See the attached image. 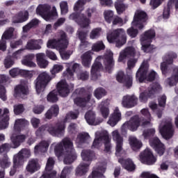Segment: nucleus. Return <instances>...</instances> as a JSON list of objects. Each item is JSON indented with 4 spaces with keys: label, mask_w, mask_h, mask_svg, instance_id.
Listing matches in <instances>:
<instances>
[{
    "label": "nucleus",
    "mask_w": 178,
    "mask_h": 178,
    "mask_svg": "<svg viewBox=\"0 0 178 178\" xmlns=\"http://www.w3.org/2000/svg\"><path fill=\"white\" fill-rule=\"evenodd\" d=\"M107 40L110 44L115 43L118 48H120L127 41L126 32L122 29H115L107 33Z\"/></svg>",
    "instance_id": "423d86ee"
},
{
    "label": "nucleus",
    "mask_w": 178,
    "mask_h": 178,
    "mask_svg": "<svg viewBox=\"0 0 178 178\" xmlns=\"http://www.w3.org/2000/svg\"><path fill=\"white\" fill-rule=\"evenodd\" d=\"M178 83V67L174 70L171 77L165 80V84L170 87L176 86ZM175 92L178 95V87L175 88Z\"/></svg>",
    "instance_id": "2f4dec72"
},
{
    "label": "nucleus",
    "mask_w": 178,
    "mask_h": 178,
    "mask_svg": "<svg viewBox=\"0 0 178 178\" xmlns=\"http://www.w3.org/2000/svg\"><path fill=\"white\" fill-rule=\"evenodd\" d=\"M52 80V78L47 72H40L35 80V87L37 94H41L48 86L49 81Z\"/></svg>",
    "instance_id": "9b49d317"
},
{
    "label": "nucleus",
    "mask_w": 178,
    "mask_h": 178,
    "mask_svg": "<svg viewBox=\"0 0 178 178\" xmlns=\"http://www.w3.org/2000/svg\"><path fill=\"white\" fill-rule=\"evenodd\" d=\"M17 36V32L15 31L14 28L10 27L4 31L1 38L2 40H4V41H6V40H12L13 38H16Z\"/></svg>",
    "instance_id": "37998d69"
},
{
    "label": "nucleus",
    "mask_w": 178,
    "mask_h": 178,
    "mask_svg": "<svg viewBox=\"0 0 178 178\" xmlns=\"http://www.w3.org/2000/svg\"><path fill=\"white\" fill-rule=\"evenodd\" d=\"M40 168L41 166L40 165V163H38V160L32 159L29 161L26 166V170L30 173H34L37 172V170H40Z\"/></svg>",
    "instance_id": "ea45409f"
},
{
    "label": "nucleus",
    "mask_w": 178,
    "mask_h": 178,
    "mask_svg": "<svg viewBox=\"0 0 178 178\" xmlns=\"http://www.w3.org/2000/svg\"><path fill=\"white\" fill-rule=\"evenodd\" d=\"M72 170H73V168L72 167H65L63 168L61 175L58 178H66L67 176H69L72 173Z\"/></svg>",
    "instance_id": "69168bd1"
},
{
    "label": "nucleus",
    "mask_w": 178,
    "mask_h": 178,
    "mask_svg": "<svg viewBox=\"0 0 178 178\" xmlns=\"http://www.w3.org/2000/svg\"><path fill=\"white\" fill-rule=\"evenodd\" d=\"M10 165H12V163L10 162V159H9V157H8L7 155H5L0 159V166L1 168H3V169L9 168Z\"/></svg>",
    "instance_id": "6e6d98bb"
},
{
    "label": "nucleus",
    "mask_w": 178,
    "mask_h": 178,
    "mask_svg": "<svg viewBox=\"0 0 178 178\" xmlns=\"http://www.w3.org/2000/svg\"><path fill=\"white\" fill-rule=\"evenodd\" d=\"M57 90L58 94L61 97H67L69 95V92H70V88H69V86L66 83V81H60L57 84Z\"/></svg>",
    "instance_id": "7c9ffc66"
},
{
    "label": "nucleus",
    "mask_w": 178,
    "mask_h": 178,
    "mask_svg": "<svg viewBox=\"0 0 178 178\" xmlns=\"http://www.w3.org/2000/svg\"><path fill=\"white\" fill-rule=\"evenodd\" d=\"M106 170V164H100L98 167L92 171L88 178H105L104 173Z\"/></svg>",
    "instance_id": "c756f323"
},
{
    "label": "nucleus",
    "mask_w": 178,
    "mask_h": 178,
    "mask_svg": "<svg viewBox=\"0 0 178 178\" xmlns=\"http://www.w3.org/2000/svg\"><path fill=\"white\" fill-rule=\"evenodd\" d=\"M102 63L105 65L106 70L111 73V70H112L114 65L113 53L111 50L106 51L104 58L101 56H98L92 65L90 73L93 80H97L98 76H99V72L103 70L104 66Z\"/></svg>",
    "instance_id": "f03ea898"
},
{
    "label": "nucleus",
    "mask_w": 178,
    "mask_h": 178,
    "mask_svg": "<svg viewBox=\"0 0 178 178\" xmlns=\"http://www.w3.org/2000/svg\"><path fill=\"white\" fill-rule=\"evenodd\" d=\"M104 95H106V91L104 88H97L95 91V97L97 99H101L102 97H104Z\"/></svg>",
    "instance_id": "0e129e2a"
},
{
    "label": "nucleus",
    "mask_w": 178,
    "mask_h": 178,
    "mask_svg": "<svg viewBox=\"0 0 178 178\" xmlns=\"http://www.w3.org/2000/svg\"><path fill=\"white\" fill-rule=\"evenodd\" d=\"M129 145L134 151H137L140 149L141 147H143V143H141V141L138 140L137 138L134 136L129 137Z\"/></svg>",
    "instance_id": "49530a36"
},
{
    "label": "nucleus",
    "mask_w": 178,
    "mask_h": 178,
    "mask_svg": "<svg viewBox=\"0 0 178 178\" xmlns=\"http://www.w3.org/2000/svg\"><path fill=\"white\" fill-rule=\"evenodd\" d=\"M81 63L84 67H90L92 61V53L91 51L85 52L81 56Z\"/></svg>",
    "instance_id": "f704fd0d"
},
{
    "label": "nucleus",
    "mask_w": 178,
    "mask_h": 178,
    "mask_svg": "<svg viewBox=\"0 0 178 178\" xmlns=\"http://www.w3.org/2000/svg\"><path fill=\"white\" fill-rule=\"evenodd\" d=\"M148 72V63L147 62H143L136 72V79L138 80L140 83H143L144 80H147V81H152L156 77H158V74L155 71H150L147 75Z\"/></svg>",
    "instance_id": "6e6552de"
},
{
    "label": "nucleus",
    "mask_w": 178,
    "mask_h": 178,
    "mask_svg": "<svg viewBox=\"0 0 178 178\" xmlns=\"http://www.w3.org/2000/svg\"><path fill=\"white\" fill-rule=\"evenodd\" d=\"M104 19L107 23H111L113 20V11L112 10H106L104 11Z\"/></svg>",
    "instance_id": "774afa93"
},
{
    "label": "nucleus",
    "mask_w": 178,
    "mask_h": 178,
    "mask_svg": "<svg viewBox=\"0 0 178 178\" xmlns=\"http://www.w3.org/2000/svg\"><path fill=\"white\" fill-rule=\"evenodd\" d=\"M74 104L78 106H92L94 101L91 100V95H88L85 98L76 97L74 99Z\"/></svg>",
    "instance_id": "c85d7f7f"
},
{
    "label": "nucleus",
    "mask_w": 178,
    "mask_h": 178,
    "mask_svg": "<svg viewBox=\"0 0 178 178\" xmlns=\"http://www.w3.org/2000/svg\"><path fill=\"white\" fill-rule=\"evenodd\" d=\"M115 77L118 83H122L125 87H131L133 84V77L131 75H126L123 71H119Z\"/></svg>",
    "instance_id": "4be33fe9"
},
{
    "label": "nucleus",
    "mask_w": 178,
    "mask_h": 178,
    "mask_svg": "<svg viewBox=\"0 0 178 178\" xmlns=\"http://www.w3.org/2000/svg\"><path fill=\"white\" fill-rule=\"evenodd\" d=\"M29 124V121L26 120L25 119H17L15 120V123L14 125V131L10 137V140L12 142V145L10 148H17L20 147V144L22 143H24L26 140V136L22 134H17L16 133H19V131H23L24 128L27 127Z\"/></svg>",
    "instance_id": "7ed1b4c3"
},
{
    "label": "nucleus",
    "mask_w": 178,
    "mask_h": 178,
    "mask_svg": "<svg viewBox=\"0 0 178 178\" xmlns=\"http://www.w3.org/2000/svg\"><path fill=\"white\" fill-rule=\"evenodd\" d=\"M108 106H109V100L108 99L102 102V103L99 105L101 115L104 119H108V117L109 116L110 111Z\"/></svg>",
    "instance_id": "72a5a7b5"
},
{
    "label": "nucleus",
    "mask_w": 178,
    "mask_h": 178,
    "mask_svg": "<svg viewBox=\"0 0 178 178\" xmlns=\"http://www.w3.org/2000/svg\"><path fill=\"white\" fill-rule=\"evenodd\" d=\"M112 138L115 143V155L116 156H122L124 154L123 149V137L120 136L119 131L115 129L111 132Z\"/></svg>",
    "instance_id": "4468645a"
},
{
    "label": "nucleus",
    "mask_w": 178,
    "mask_h": 178,
    "mask_svg": "<svg viewBox=\"0 0 178 178\" xmlns=\"http://www.w3.org/2000/svg\"><path fill=\"white\" fill-rule=\"evenodd\" d=\"M94 157V152L90 150H83L81 152V158L83 161L86 162H90V161L92 160Z\"/></svg>",
    "instance_id": "864d4df0"
},
{
    "label": "nucleus",
    "mask_w": 178,
    "mask_h": 178,
    "mask_svg": "<svg viewBox=\"0 0 178 178\" xmlns=\"http://www.w3.org/2000/svg\"><path fill=\"white\" fill-rule=\"evenodd\" d=\"M87 2L86 0H79L74 6V10L75 12H81L84 9V5Z\"/></svg>",
    "instance_id": "052dcab7"
},
{
    "label": "nucleus",
    "mask_w": 178,
    "mask_h": 178,
    "mask_svg": "<svg viewBox=\"0 0 178 178\" xmlns=\"http://www.w3.org/2000/svg\"><path fill=\"white\" fill-rule=\"evenodd\" d=\"M62 70H63V65L60 64H55L53 66V68L51 70V73L54 76L57 73H60V72H62Z\"/></svg>",
    "instance_id": "338daca9"
},
{
    "label": "nucleus",
    "mask_w": 178,
    "mask_h": 178,
    "mask_svg": "<svg viewBox=\"0 0 178 178\" xmlns=\"http://www.w3.org/2000/svg\"><path fill=\"white\" fill-rule=\"evenodd\" d=\"M88 141H91V137L90 136V134L86 132H82L80 133L76 139V144L78 146L81 145L83 143H88Z\"/></svg>",
    "instance_id": "79ce46f5"
},
{
    "label": "nucleus",
    "mask_w": 178,
    "mask_h": 178,
    "mask_svg": "<svg viewBox=\"0 0 178 178\" xmlns=\"http://www.w3.org/2000/svg\"><path fill=\"white\" fill-rule=\"evenodd\" d=\"M139 161L146 165H154L156 162V157L154 156L152 151L147 148L139 156Z\"/></svg>",
    "instance_id": "f3484780"
},
{
    "label": "nucleus",
    "mask_w": 178,
    "mask_h": 178,
    "mask_svg": "<svg viewBox=\"0 0 178 178\" xmlns=\"http://www.w3.org/2000/svg\"><path fill=\"white\" fill-rule=\"evenodd\" d=\"M176 53L170 52L164 56L163 62L161 64V70L163 74H166L169 70V65L173 63V59L177 58Z\"/></svg>",
    "instance_id": "a211bd4d"
},
{
    "label": "nucleus",
    "mask_w": 178,
    "mask_h": 178,
    "mask_svg": "<svg viewBox=\"0 0 178 178\" xmlns=\"http://www.w3.org/2000/svg\"><path fill=\"white\" fill-rule=\"evenodd\" d=\"M155 128H150L146 130H144L143 132V136L144 138H149V137H152V136H154L156 133Z\"/></svg>",
    "instance_id": "e2e57ef3"
},
{
    "label": "nucleus",
    "mask_w": 178,
    "mask_h": 178,
    "mask_svg": "<svg viewBox=\"0 0 178 178\" xmlns=\"http://www.w3.org/2000/svg\"><path fill=\"white\" fill-rule=\"evenodd\" d=\"M104 143L105 148L104 152H111V138L109 134L106 130L99 131L95 133V138L92 144L93 148H99Z\"/></svg>",
    "instance_id": "39448f33"
},
{
    "label": "nucleus",
    "mask_w": 178,
    "mask_h": 178,
    "mask_svg": "<svg viewBox=\"0 0 178 178\" xmlns=\"http://www.w3.org/2000/svg\"><path fill=\"white\" fill-rule=\"evenodd\" d=\"M6 81V76L0 75V99L2 101H6L8 97H6V88L5 86H1L2 83H5Z\"/></svg>",
    "instance_id": "a18cd8bd"
},
{
    "label": "nucleus",
    "mask_w": 178,
    "mask_h": 178,
    "mask_svg": "<svg viewBox=\"0 0 178 178\" xmlns=\"http://www.w3.org/2000/svg\"><path fill=\"white\" fill-rule=\"evenodd\" d=\"M149 107L150 108V109H152V111H153V112H155L157 118H159V119H161V118H162V111L163 110H159L158 109V104H156V103L155 102H150L149 104Z\"/></svg>",
    "instance_id": "5fc2aeb1"
},
{
    "label": "nucleus",
    "mask_w": 178,
    "mask_h": 178,
    "mask_svg": "<svg viewBox=\"0 0 178 178\" xmlns=\"http://www.w3.org/2000/svg\"><path fill=\"white\" fill-rule=\"evenodd\" d=\"M159 131L165 140H170L175 134V129L171 119L163 120L159 126Z\"/></svg>",
    "instance_id": "9d476101"
},
{
    "label": "nucleus",
    "mask_w": 178,
    "mask_h": 178,
    "mask_svg": "<svg viewBox=\"0 0 178 178\" xmlns=\"http://www.w3.org/2000/svg\"><path fill=\"white\" fill-rule=\"evenodd\" d=\"M45 54L44 53H39L36 54V62L41 69H45L48 67L49 62L45 58Z\"/></svg>",
    "instance_id": "a19ab883"
},
{
    "label": "nucleus",
    "mask_w": 178,
    "mask_h": 178,
    "mask_svg": "<svg viewBox=\"0 0 178 178\" xmlns=\"http://www.w3.org/2000/svg\"><path fill=\"white\" fill-rule=\"evenodd\" d=\"M22 166H23V159H19V161H17V157L15 156L13 157V166L10 169V176H15V173H16V170L17 169H22Z\"/></svg>",
    "instance_id": "c03bdc74"
},
{
    "label": "nucleus",
    "mask_w": 178,
    "mask_h": 178,
    "mask_svg": "<svg viewBox=\"0 0 178 178\" xmlns=\"http://www.w3.org/2000/svg\"><path fill=\"white\" fill-rule=\"evenodd\" d=\"M115 8L118 15H122L129 8V6L123 1H116L115 3Z\"/></svg>",
    "instance_id": "603ef678"
},
{
    "label": "nucleus",
    "mask_w": 178,
    "mask_h": 178,
    "mask_svg": "<svg viewBox=\"0 0 178 178\" xmlns=\"http://www.w3.org/2000/svg\"><path fill=\"white\" fill-rule=\"evenodd\" d=\"M149 145L155 149L160 156H162L165 152V145L161 143L158 137L152 138L149 140Z\"/></svg>",
    "instance_id": "5701e85b"
},
{
    "label": "nucleus",
    "mask_w": 178,
    "mask_h": 178,
    "mask_svg": "<svg viewBox=\"0 0 178 178\" xmlns=\"http://www.w3.org/2000/svg\"><path fill=\"white\" fill-rule=\"evenodd\" d=\"M49 10H51L50 6L39 5L36 8V13L37 15H40L46 22H51L58 17V13L56 12V6H53L51 13Z\"/></svg>",
    "instance_id": "0eeeda50"
},
{
    "label": "nucleus",
    "mask_w": 178,
    "mask_h": 178,
    "mask_svg": "<svg viewBox=\"0 0 178 178\" xmlns=\"http://www.w3.org/2000/svg\"><path fill=\"white\" fill-rule=\"evenodd\" d=\"M79 117V111H70L68 113L64 119V123H67V122H70L72 120V119H77Z\"/></svg>",
    "instance_id": "13d9d810"
},
{
    "label": "nucleus",
    "mask_w": 178,
    "mask_h": 178,
    "mask_svg": "<svg viewBox=\"0 0 178 178\" xmlns=\"http://www.w3.org/2000/svg\"><path fill=\"white\" fill-rule=\"evenodd\" d=\"M9 109L5 108L0 115V130H5L9 126Z\"/></svg>",
    "instance_id": "bb28decb"
},
{
    "label": "nucleus",
    "mask_w": 178,
    "mask_h": 178,
    "mask_svg": "<svg viewBox=\"0 0 178 178\" xmlns=\"http://www.w3.org/2000/svg\"><path fill=\"white\" fill-rule=\"evenodd\" d=\"M161 85L159 83H154L152 87H150L148 90H145V92H140L139 95V100L140 102H143L145 104L148 101V98H152L154 94L158 92V91L161 90Z\"/></svg>",
    "instance_id": "2eb2a0df"
},
{
    "label": "nucleus",
    "mask_w": 178,
    "mask_h": 178,
    "mask_svg": "<svg viewBox=\"0 0 178 178\" xmlns=\"http://www.w3.org/2000/svg\"><path fill=\"white\" fill-rule=\"evenodd\" d=\"M90 164L86 163H81L75 170L76 176H84L89 170Z\"/></svg>",
    "instance_id": "4c0bfd02"
},
{
    "label": "nucleus",
    "mask_w": 178,
    "mask_h": 178,
    "mask_svg": "<svg viewBox=\"0 0 178 178\" xmlns=\"http://www.w3.org/2000/svg\"><path fill=\"white\" fill-rule=\"evenodd\" d=\"M138 104V98L134 95H127L122 97L121 102L122 106L123 108H127L130 109L134 108Z\"/></svg>",
    "instance_id": "6ab92c4d"
},
{
    "label": "nucleus",
    "mask_w": 178,
    "mask_h": 178,
    "mask_svg": "<svg viewBox=\"0 0 178 178\" xmlns=\"http://www.w3.org/2000/svg\"><path fill=\"white\" fill-rule=\"evenodd\" d=\"M29 95V83H22L16 86L14 92V97L16 98H24V95Z\"/></svg>",
    "instance_id": "393cba45"
},
{
    "label": "nucleus",
    "mask_w": 178,
    "mask_h": 178,
    "mask_svg": "<svg viewBox=\"0 0 178 178\" xmlns=\"http://www.w3.org/2000/svg\"><path fill=\"white\" fill-rule=\"evenodd\" d=\"M102 49H105V44H104L102 41H98L92 46V51L95 52H99V51H102Z\"/></svg>",
    "instance_id": "bf43d9fd"
},
{
    "label": "nucleus",
    "mask_w": 178,
    "mask_h": 178,
    "mask_svg": "<svg viewBox=\"0 0 178 178\" xmlns=\"http://www.w3.org/2000/svg\"><path fill=\"white\" fill-rule=\"evenodd\" d=\"M118 162L121 163V165L123 166L126 170H128V172H133V170H135L136 169V165H134V163H133V161L131 159H120L118 160Z\"/></svg>",
    "instance_id": "e433bc0d"
},
{
    "label": "nucleus",
    "mask_w": 178,
    "mask_h": 178,
    "mask_svg": "<svg viewBox=\"0 0 178 178\" xmlns=\"http://www.w3.org/2000/svg\"><path fill=\"white\" fill-rule=\"evenodd\" d=\"M42 44V40H35L34 39H31L27 42L26 49L29 51H37V49H41Z\"/></svg>",
    "instance_id": "473e14b6"
},
{
    "label": "nucleus",
    "mask_w": 178,
    "mask_h": 178,
    "mask_svg": "<svg viewBox=\"0 0 178 178\" xmlns=\"http://www.w3.org/2000/svg\"><path fill=\"white\" fill-rule=\"evenodd\" d=\"M92 13V10L88 9L86 12V15L83 13L80 14H76L72 13L70 15V19L71 20H74L80 27H82L83 29H86L91 24V20L90 19V17H91V15Z\"/></svg>",
    "instance_id": "1a4fd4ad"
},
{
    "label": "nucleus",
    "mask_w": 178,
    "mask_h": 178,
    "mask_svg": "<svg viewBox=\"0 0 178 178\" xmlns=\"http://www.w3.org/2000/svg\"><path fill=\"white\" fill-rule=\"evenodd\" d=\"M31 152L29 149H22L18 154L14 155L17 157V161L19 162V159H22L23 164L24 163V158H30Z\"/></svg>",
    "instance_id": "3c124183"
},
{
    "label": "nucleus",
    "mask_w": 178,
    "mask_h": 178,
    "mask_svg": "<svg viewBox=\"0 0 178 178\" xmlns=\"http://www.w3.org/2000/svg\"><path fill=\"white\" fill-rule=\"evenodd\" d=\"M50 148L54 149L57 157L64 156V163L66 165L73 163L77 158V154H76L73 147V142L69 138H65L60 143H53Z\"/></svg>",
    "instance_id": "f257e3e1"
},
{
    "label": "nucleus",
    "mask_w": 178,
    "mask_h": 178,
    "mask_svg": "<svg viewBox=\"0 0 178 178\" xmlns=\"http://www.w3.org/2000/svg\"><path fill=\"white\" fill-rule=\"evenodd\" d=\"M60 39L58 40H50L47 42V48H51V49H56L59 51L60 49H66L67 48V45H69V41L66 38V34L65 32H60Z\"/></svg>",
    "instance_id": "f8f14e48"
},
{
    "label": "nucleus",
    "mask_w": 178,
    "mask_h": 178,
    "mask_svg": "<svg viewBox=\"0 0 178 178\" xmlns=\"http://www.w3.org/2000/svg\"><path fill=\"white\" fill-rule=\"evenodd\" d=\"M155 38V31L154 29H149L146 31L140 36V42H152V40Z\"/></svg>",
    "instance_id": "c9c22d12"
},
{
    "label": "nucleus",
    "mask_w": 178,
    "mask_h": 178,
    "mask_svg": "<svg viewBox=\"0 0 178 178\" xmlns=\"http://www.w3.org/2000/svg\"><path fill=\"white\" fill-rule=\"evenodd\" d=\"M85 119L88 124L91 126H97L104 122V119L101 118H97L95 113L93 111H88L85 114Z\"/></svg>",
    "instance_id": "412c9836"
},
{
    "label": "nucleus",
    "mask_w": 178,
    "mask_h": 178,
    "mask_svg": "<svg viewBox=\"0 0 178 178\" xmlns=\"http://www.w3.org/2000/svg\"><path fill=\"white\" fill-rule=\"evenodd\" d=\"M120 120H122V113H120L119 108L115 107L114 108L113 113L111 114L107 123L111 126V127H115V126H116V124H118Z\"/></svg>",
    "instance_id": "b1692460"
},
{
    "label": "nucleus",
    "mask_w": 178,
    "mask_h": 178,
    "mask_svg": "<svg viewBox=\"0 0 178 178\" xmlns=\"http://www.w3.org/2000/svg\"><path fill=\"white\" fill-rule=\"evenodd\" d=\"M134 54H136V49L134 47H129L125 48L120 52L118 62H126V59L134 56Z\"/></svg>",
    "instance_id": "a878e982"
},
{
    "label": "nucleus",
    "mask_w": 178,
    "mask_h": 178,
    "mask_svg": "<svg viewBox=\"0 0 178 178\" xmlns=\"http://www.w3.org/2000/svg\"><path fill=\"white\" fill-rule=\"evenodd\" d=\"M34 54H28L26 56L24 59L22 60V65H24L25 66H29V67H35L37 66V64L33 62V59H34Z\"/></svg>",
    "instance_id": "de8ad7c7"
},
{
    "label": "nucleus",
    "mask_w": 178,
    "mask_h": 178,
    "mask_svg": "<svg viewBox=\"0 0 178 178\" xmlns=\"http://www.w3.org/2000/svg\"><path fill=\"white\" fill-rule=\"evenodd\" d=\"M140 44L142 45V51H143L144 52L148 53L155 49V46L151 44V42H140Z\"/></svg>",
    "instance_id": "4d7b16f0"
},
{
    "label": "nucleus",
    "mask_w": 178,
    "mask_h": 178,
    "mask_svg": "<svg viewBox=\"0 0 178 178\" xmlns=\"http://www.w3.org/2000/svg\"><path fill=\"white\" fill-rule=\"evenodd\" d=\"M55 161L54 158L49 157L46 164L45 173L43 174L40 178H56V171L52 170Z\"/></svg>",
    "instance_id": "aec40b11"
},
{
    "label": "nucleus",
    "mask_w": 178,
    "mask_h": 178,
    "mask_svg": "<svg viewBox=\"0 0 178 178\" xmlns=\"http://www.w3.org/2000/svg\"><path fill=\"white\" fill-rule=\"evenodd\" d=\"M45 131H48L51 136L60 137L65 132V124L42 125L36 131L35 134L38 137H41Z\"/></svg>",
    "instance_id": "20e7f679"
},
{
    "label": "nucleus",
    "mask_w": 178,
    "mask_h": 178,
    "mask_svg": "<svg viewBox=\"0 0 178 178\" xmlns=\"http://www.w3.org/2000/svg\"><path fill=\"white\" fill-rule=\"evenodd\" d=\"M48 102H57L58 101V91L53 90L47 95Z\"/></svg>",
    "instance_id": "680f3d73"
},
{
    "label": "nucleus",
    "mask_w": 178,
    "mask_h": 178,
    "mask_svg": "<svg viewBox=\"0 0 178 178\" xmlns=\"http://www.w3.org/2000/svg\"><path fill=\"white\" fill-rule=\"evenodd\" d=\"M147 24V13L142 10H137L135 13L132 26L138 30H143Z\"/></svg>",
    "instance_id": "ddd939ff"
},
{
    "label": "nucleus",
    "mask_w": 178,
    "mask_h": 178,
    "mask_svg": "<svg viewBox=\"0 0 178 178\" xmlns=\"http://www.w3.org/2000/svg\"><path fill=\"white\" fill-rule=\"evenodd\" d=\"M49 143L47 141H42L35 147V154H40V152H47L48 151Z\"/></svg>",
    "instance_id": "09e8293b"
},
{
    "label": "nucleus",
    "mask_w": 178,
    "mask_h": 178,
    "mask_svg": "<svg viewBox=\"0 0 178 178\" xmlns=\"http://www.w3.org/2000/svg\"><path fill=\"white\" fill-rule=\"evenodd\" d=\"M59 113V106L58 105L52 106L50 109L44 114L46 119H52L53 116H58Z\"/></svg>",
    "instance_id": "8fccbe9b"
},
{
    "label": "nucleus",
    "mask_w": 178,
    "mask_h": 178,
    "mask_svg": "<svg viewBox=\"0 0 178 178\" xmlns=\"http://www.w3.org/2000/svg\"><path fill=\"white\" fill-rule=\"evenodd\" d=\"M140 113L144 118L147 120H144L142 121L140 126L142 127H152V123L151 121L152 120V116L151 115V113L148 111V108H143L140 111Z\"/></svg>",
    "instance_id": "cd10ccee"
},
{
    "label": "nucleus",
    "mask_w": 178,
    "mask_h": 178,
    "mask_svg": "<svg viewBox=\"0 0 178 178\" xmlns=\"http://www.w3.org/2000/svg\"><path fill=\"white\" fill-rule=\"evenodd\" d=\"M140 117H138V115H136L132 118L129 121L125 122L121 128L122 134H124V133H126L127 130H131V131H136V130H137V129H138V127H140Z\"/></svg>",
    "instance_id": "dca6fc26"
},
{
    "label": "nucleus",
    "mask_w": 178,
    "mask_h": 178,
    "mask_svg": "<svg viewBox=\"0 0 178 178\" xmlns=\"http://www.w3.org/2000/svg\"><path fill=\"white\" fill-rule=\"evenodd\" d=\"M29 19V11L24 10L19 12L13 18V23H23Z\"/></svg>",
    "instance_id": "58836bf2"
}]
</instances>
